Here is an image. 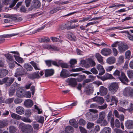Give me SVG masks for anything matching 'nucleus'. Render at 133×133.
Listing matches in <instances>:
<instances>
[{"label":"nucleus","instance_id":"42","mask_svg":"<svg viewBox=\"0 0 133 133\" xmlns=\"http://www.w3.org/2000/svg\"><path fill=\"white\" fill-rule=\"evenodd\" d=\"M128 101L127 100H122L120 102V104L124 106L128 105Z\"/></svg>","mask_w":133,"mask_h":133},{"label":"nucleus","instance_id":"22","mask_svg":"<svg viewBox=\"0 0 133 133\" xmlns=\"http://www.w3.org/2000/svg\"><path fill=\"white\" fill-rule=\"evenodd\" d=\"M93 100L102 104L104 102V100L103 98L101 97H96L93 98Z\"/></svg>","mask_w":133,"mask_h":133},{"label":"nucleus","instance_id":"38","mask_svg":"<svg viewBox=\"0 0 133 133\" xmlns=\"http://www.w3.org/2000/svg\"><path fill=\"white\" fill-rule=\"evenodd\" d=\"M11 116L12 118L17 120H19L21 118V116L14 113L11 114Z\"/></svg>","mask_w":133,"mask_h":133},{"label":"nucleus","instance_id":"13","mask_svg":"<svg viewBox=\"0 0 133 133\" xmlns=\"http://www.w3.org/2000/svg\"><path fill=\"white\" fill-rule=\"evenodd\" d=\"M69 85L72 87H75L77 85V82L75 79L74 78H69L67 79Z\"/></svg>","mask_w":133,"mask_h":133},{"label":"nucleus","instance_id":"23","mask_svg":"<svg viewBox=\"0 0 133 133\" xmlns=\"http://www.w3.org/2000/svg\"><path fill=\"white\" fill-rule=\"evenodd\" d=\"M16 111L18 114L22 115L24 113V109L22 107H18L16 109Z\"/></svg>","mask_w":133,"mask_h":133},{"label":"nucleus","instance_id":"36","mask_svg":"<svg viewBox=\"0 0 133 133\" xmlns=\"http://www.w3.org/2000/svg\"><path fill=\"white\" fill-rule=\"evenodd\" d=\"M111 129L109 127L104 128L100 133H111Z\"/></svg>","mask_w":133,"mask_h":133},{"label":"nucleus","instance_id":"7","mask_svg":"<svg viewBox=\"0 0 133 133\" xmlns=\"http://www.w3.org/2000/svg\"><path fill=\"white\" fill-rule=\"evenodd\" d=\"M111 53V50L109 48H104L102 49L101 51V53L102 54L105 56L110 55Z\"/></svg>","mask_w":133,"mask_h":133},{"label":"nucleus","instance_id":"20","mask_svg":"<svg viewBox=\"0 0 133 133\" xmlns=\"http://www.w3.org/2000/svg\"><path fill=\"white\" fill-rule=\"evenodd\" d=\"M125 125L128 129H133V120H127L125 123Z\"/></svg>","mask_w":133,"mask_h":133},{"label":"nucleus","instance_id":"64","mask_svg":"<svg viewBox=\"0 0 133 133\" xmlns=\"http://www.w3.org/2000/svg\"><path fill=\"white\" fill-rule=\"evenodd\" d=\"M131 52L130 50L127 51L125 53L126 58L127 59L129 58L131 56Z\"/></svg>","mask_w":133,"mask_h":133},{"label":"nucleus","instance_id":"61","mask_svg":"<svg viewBox=\"0 0 133 133\" xmlns=\"http://www.w3.org/2000/svg\"><path fill=\"white\" fill-rule=\"evenodd\" d=\"M21 131L23 133H28L27 129L26 128V126L25 125L23 126L21 129Z\"/></svg>","mask_w":133,"mask_h":133},{"label":"nucleus","instance_id":"27","mask_svg":"<svg viewBox=\"0 0 133 133\" xmlns=\"http://www.w3.org/2000/svg\"><path fill=\"white\" fill-rule=\"evenodd\" d=\"M108 121H110V123L111 125H114V118L112 117V113L111 112H109L108 115Z\"/></svg>","mask_w":133,"mask_h":133},{"label":"nucleus","instance_id":"17","mask_svg":"<svg viewBox=\"0 0 133 133\" xmlns=\"http://www.w3.org/2000/svg\"><path fill=\"white\" fill-rule=\"evenodd\" d=\"M25 106L27 108H30L33 105V102L31 100L28 99L24 102Z\"/></svg>","mask_w":133,"mask_h":133},{"label":"nucleus","instance_id":"24","mask_svg":"<svg viewBox=\"0 0 133 133\" xmlns=\"http://www.w3.org/2000/svg\"><path fill=\"white\" fill-rule=\"evenodd\" d=\"M64 9L63 6H57L56 8H55L54 9L51 10L50 11V13L51 14H53L57 12V11L63 10Z\"/></svg>","mask_w":133,"mask_h":133},{"label":"nucleus","instance_id":"59","mask_svg":"<svg viewBox=\"0 0 133 133\" xmlns=\"http://www.w3.org/2000/svg\"><path fill=\"white\" fill-rule=\"evenodd\" d=\"M121 72L118 70H116L113 73V75L115 76H120V74Z\"/></svg>","mask_w":133,"mask_h":133},{"label":"nucleus","instance_id":"46","mask_svg":"<svg viewBox=\"0 0 133 133\" xmlns=\"http://www.w3.org/2000/svg\"><path fill=\"white\" fill-rule=\"evenodd\" d=\"M9 65V67L10 69L13 68L15 66V63H17V62L15 61L9 62L8 63Z\"/></svg>","mask_w":133,"mask_h":133},{"label":"nucleus","instance_id":"37","mask_svg":"<svg viewBox=\"0 0 133 133\" xmlns=\"http://www.w3.org/2000/svg\"><path fill=\"white\" fill-rule=\"evenodd\" d=\"M26 128L27 129L28 133L32 132L33 131V129L32 126L30 124H27L25 125Z\"/></svg>","mask_w":133,"mask_h":133},{"label":"nucleus","instance_id":"45","mask_svg":"<svg viewBox=\"0 0 133 133\" xmlns=\"http://www.w3.org/2000/svg\"><path fill=\"white\" fill-rule=\"evenodd\" d=\"M127 73L129 78H133V71L131 70H128L127 71Z\"/></svg>","mask_w":133,"mask_h":133},{"label":"nucleus","instance_id":"48","mask_svg":"<svg viewBox=\"0 0 133 133\" xmlns=\"http://www.w3.org/2000/svg\"><path fill=\"white\" fill-rule=\"evenodd\" d=\"M39 41L41 42H49L50 41V39L47 37H44V38H40Z\"/></svg>","mask_w":133,"mask_h":133},{"label":"nucleus","instance_id":"26","mask_svg":"<svg viewBox=\"0 0 133 133\" xmlns=\"http://www.w3.org/2000/svg\"><path fill=\"white\" fill-rule=\"evenodd\" d=\"M30 63L33 66L36 70H40L41 69L38 64L36 63L34 61H31L30 62Z\"/></svg>","mask_w":133,"mask_h":133},{"label":"nucleus","instance_id":"12","mask_svg":"<svg viewBox=\"0 0 133 133\" xmlns=\"http://www.w3.org/2000/svg\"><path fill=\"white\" fill-rule=\"evenodd\" d=\"M8 70L4 69H0V78H2L5 76L8 73Z\"/></svg>","mask_w":133,"mask_h":133},{"label":"nucleus","instance_id":"52","mask_svg":"<svg viewBox=\"0 0 133 133\" xmlns=\"http://www.w3.org/2000/svg\"><path fill=\"white\" fill-rule=\"evenodd\" d=\"M105 75L107 79H115V78L110 74H107Z\"/></svg>","mask_w":133,"mask_h":133},{"label":"nucleus","instance_id":"56","mask_svg":"<svg viewBox=\"0 0 133 133\" xmlns=\"http://www.w3.org/2000/svg\"><path fill=\"white\" fill-rule=\"evenodd\" d=\"M105 116V114L104 112H101L99 113V117L104 119Z\"/></svg>","mask_w":133,"mask_h":133},{"label":"nucleus","instance_id":"62","mask_svg":"<svg viewBox=\"0 0 133 133\" xmlns=\"http://www.w3.org/2000/svg\"><path fill=\"white\" fill-rule=\"evenodd\" d=\"M114 53V56H116L117 55L118 52L116 48H113L112 49Z\"/></svg>","mask_w":133,"mask_h":133},{"label":"nucleus","instance_id":"25","mask_svg":"<svg viewBox=\"0 0 133 133\" xmlns=\"http://www.w3.org/2000/svg\"><path fill=\"white\" fill-rule=\"evenodd\" d=\"M42 47L44 49H47L49 50L52 49L55 50L56 48L54 46H52L49 44H44L42 45Z\"/></svg>","mask_w":133,"mask_h":133},{"label":"nucleus","instance_id":"29","mask_svg":"<svg viewBox=\"0 0 133 133\" xmlns=\"http://www.w3.org/2000/svg\"><path fill=\"white\" fill-rule=\"evenodd\" d=\"M60 76L63 78H66L69 76V74L67 72L66 70L63 69L61 72Z\"/></svg>","mask_w":133,"mask_h":133},{"label":"nucleus","instance_id":"14","mask_svg":"<svg viewBox=\"0 0 133 133\" xmlns=\"http://www.w3.org/2000/svg\"><path fill=\"white\" fill-rule=\"evenodd\" d=\"M99 89L100 95L101 96L105 95L107 93L108 90L107 89L103 86H101Z\"/></svg>","mask_w":133,"mask_h":133},{"label":"nucleus","instance_id":"58","mask_svg":"<svg viewBox=\"0 0 133 133\" xmlns=\"http://www.w3.org/2000/svg\"><path fill=\"white\" fill-rule=\"evenodd\" d=\"M32 126L34 129L38 130L39 129V125L37 123H33L32 124Z\"/></svg>","mask_w":133,"mask_h":133},{"label":"nucleus","instance_id":"63","mask_svg":"<svg viewBox=\"0 0 133 133\" xmlns=\"http://www.w3.org/2000/svg\"><path fill=\"white\" fill-rule=\"evenodd\" d=\"M68 24V23H67V24H65L64 25H63L62 26V28L63 29H70V26Z\"/></svg>","mask_w":133,"mask_h":133},{"label":"nucleus","instance_id":"32","mask_svg":"<svg viewBox=\"0 0 133 133\" xmlns=\"http://www.w3.org/2000/svg\"><path fill=\"white\" fill-rule=\"evenodd\" d=\"M24 67L26 69L27 71H31L33 69L32 66L28 63L24 64Z\"/></svg>","mask_w":133,"mask_h":133},{"label":"nucleus","instance_id":"4","mask_svg":"<svg viewBox=\"0 0 133 133\" xmlns=\"http://www.w3.org/2000/svg\"><path fill=\"white\" fill-rule=\"evenodd\" d=\"M128 45L123 43L119 44L118 46V48L119 52L121 53L124 52L125 50L128 49Z\"/></svg>","mask_w":133,"mask_h":133},{"label":"nucleus","instance_id":"55","mask_svg":"<svg viewBox=\"0 0 133 133\" xmlns=\"http://www.w3.org/2000/svg\"><path fill=\"white\" fill-rule=\"evenodd\" d=\"M78 123L80 125H84L86 123V121L83 119H79Z\"/></svg>","mask_w":133,"mask_h":133},{"label":"nucleus","instance_id":"50","mask_svg":"<svg viewBox=\"0 0 133 133\" xmlns=\"http://www.w3.org/2000/svg\"><path fill=\"white\" fill-rule=\"evenodd\" d=\"M59 64V66H61L62 68H67L69 67V65L65 63H63L60 62Z\"/></svg>","mask_w":133,"mask_h":133},{"label":"nucleus","instance_id":"11","mask_svg":"<svg viewBox=\"0 0 133 133\" xmlns=\"http://www.w3.org/2000/svg\"><path fill=\"white\" fill-rule=\"evenodd\" d=\"M96 68L99 72V75L101 76L105 72V71L102 66L99 64H98L97 65Z\"/></svg>","mask_w":133,"mask_h":133},{"label":"nucleus","instance_id":"6","mask_svg":"<svg viewBox=\"0 0 133 133\" xmlns=\"http://www.w3.org/2000/svg\"><path fill=\"white\" fill-rule=\"evenodd\" d=\"M118 78L123 83H126L128 82V78L125 74L123 72H121V76H118Z\"/></svg>","mask_w":133,"mask_h":133},{"label":"nucleus","instance_id":"33","mask_svg":"<svg viewBox=\"0 0 133 133\" xmlns=\"http://www.w3.org/2000/svg\"><path fill=\"white\" fill-rule=\"evenodd\" d=\"M5 56L7 59V61L8 63L9 62H12L14 61L13 56L9 54H6L5 55Z\"/></svg>","mask_w":133,"mask_h":133},{"label":"nucleus","instance_id":"5","mask_svg":"<svg viewBox=\"0 0 133 133\" xmlns=\"http://www.w3.org/2000/svg\"><path fill=\"white\" fill-rule=\"evenodd\" d=\"M15 80V78L11 77H4L5 84L6 87L10 86L14 82Z\"/></svg>","mask_w":133,"mask_h":133},{"label":"nucleus","instance_id":"21","mask_svg":"<svg viewBox=\"0 0 133 133\" xmlns=\"http://www.w3.org/2000/svg\"><path fill=\"white\" fill-rule=\"evenodd\" d=\"M35 119L39 123L42 124H43L44 123V118L42 116L36 115L35 116Z\"/></svg>","mask_w":133,"mask_h":133},{"label":"nucleus","instance_id":"19","mask_svg":"<svg viewBox=\"0 0 133 133\" xmlns=\"http://www.w3.org/2000/svg\"><path fill=\"white\" fill-rule=\"evenodd\" d=\"M95 56L99 62L101 64L103 63V57L99 53H96Z\"/></svg>","mask_w":133,"mask_h":133},{"label":"nucleus","instance_id":"30","mask_svg":"<svg viewBox=\"0 0 133 133\" xmlns=\"http://www.w3.org/2000/svg\"><path fill=\"white\" fill-rule=\"evenodd\" d=\"M69 123L71 125H72L75 128H76L78 127V123L75 119L70 120Z\"/></svg>","mask_w":133,"mask_h":133},{"label":"nucleus","instance_id":"35","mask_svg":"<svg viewBox=\"0 0 133 133\" xmlns=\"http://www.w3.org/2000/svg\"><path fill=\"white\" fill-rule=\"evenodd\" d=\"M121 33H124L127 34V36L129 39L133 41V36L131 35L128 31H122Z\"/></svg>","mask_w":133,"mask_h":133},{"label":"nucleus","instance_id":"51","mask_svg":"<svg viewBox=\"0 0 133 133\" xmlns=\"http://www.w3.org/2000/svg\"><path fill=\"white\" fill-rule=\"evenodd\" d=\"M14 56L16 60L18 62H22V59L18 55H14Z\"/></svg>","mask_w":133,"mask_h":133},{"label":"nucleus","instance_id":"57","mask_svg":"<svg viewBox=\"0 0 133 133\" xmlns=\"http://www.w3.org/2000/svg\"><path fill=\"white\" fill-rule=\"evenodd\" d=\"M21 119L25 122L30 123L31 122V120L30 118L27 117L22 118H21Z\"/></svg>","mask_w":133,"mask_h":133},{"label":"nucleus","instance_id":"9","mask_svg":"<svg viewBox=\"0 0 133 133\" xmlns=\"http://www.w3.org/2000/svg\"><path fill=\"white\" fill-rule=\"evenodd\" d=\"M17 72L15 74L14 76L18 77L26 74V73L24 70L22 68L17 69Z\"/></svg>","mask_w":133,"mask_h":133},{"label":"nucleus","instance_id":"10","mask_svg":"<svg viewBox=\"0 0 133 133\" xmlns=\"http://www.w3.org/2000/svg\"><path fill=\"white\" fill-rule=\"evenodd\" d=\"M18 34V33H15L9 34L4 35L2 36V37L0 38V43L3 42L5 40L4 38L10 37H11L17 35Z\"/></svg>","mask_w":133,"mask_h":133},{"label":"nucleus","instance_id":"28","mask_svg":"<svg viewBox=\"0 0 133 133\" xmlns=\"http://www.w3.org/2000/svg\"><path fill=\"white\" fill-rule=\"evenodd\" d=\"M24 90L22 88H20L18 90L16 93V95L17 96L19 97H23Z\"/></svg>","mask_w":133,"mask_h":133},{"label":"nucleus","instance_id":"53","mask_svg":"<svg viewBox=\"0 0 133 133\" xmlns=\"http://www.w3.org/2000/svg\"><path fill=\"white\" fill-rule=\"evenodd\" d=\"M115 125L116 127L119 128L120 127V123L118 119H116L115 120Z\"/></svg>","mask_w":133,"mask_h":133},{"label":"nucleus","instance_id":"54","mask_svg":"<svg viewBox=\"0 0 133 133\" xmlns=\"http://www.w3.org/2000/svg\"><path fill=\"white\" fill-rule=\"evenodd\" d=\"M90 71L92 74L95 75L98 74V72L96 69L94 67L93 68L91 69Z\"/></svg>","mask_w":133,"mask_h":133},{"label":"nucleus","instance_id":"43","mask_svg":"<svg viewBox=\"0 0 133 133\" xmlns=\"http://www.w3.org/2000/svg\"><path fill=\"white\" fill-rule=\"evenodd\" d=\"M88 62L92 66H94L96 65V63L91 58H89L88 59Z\"/></svg>","mask_w":133,"mask_h":133},{"label":"nucleus","instance_id":"2","mask_svg":"<svg viewBox=\"0 0 133 133\" xmlns=\"http://www.w3.org/2000/svg\"><path fill=\"white\" fill-rule=\"evenodd\" d=\"M108 88L109 93L111 94H114L117 91L119 88L118 83L117 82H113L110 83L108 86Z\"/></svg>","mask_w":133,"mask_h":133},{"label":"nucleus","instance_id":"31","mask_svg":"<svg viewBox=\"0 0 133 133\" xmlns=\"http://www.w3.org/2000/svg\"><path fill=\"white\" fill-rule=\"evenodd\" d=\"M6 120H0V128H3L8 125Z\"/></svg>","mask_w":133,"mask_h":133},{"label":"nucleus","instance_id":"34","mask_svg":"<svg viewBox=\"0 0 133 133\" xmlns=\"http://www.w3.org/2000/svg\"><path fill=\"white\" fill-rule=\"evenodd\" d=\"M30 77L32 79L39 78L40 77L38 74V72H34L33 74H31L30 75Z\"/></svg>","mask_w":133,"mask_h":133},{"label":"nucleus","instance_id":"15","mask_svg":"<svg viewBox=\"0 0 133 133\" xmlns=\"http://www.w3.org/2000/svg\"><path fill=\"white\" fill-rule=\"evenodd\" d=\"M54 72L53 69H46L45 72V76L46 77L50 76L53 75Z\"/></svg>","mask_w":133,"mask_h":133},{"label":"nucleus","instance_id":"60","mask_svg":"<svg viewBox=\"0 0 133 133\" xmlns=\"http://www.w3.org/2000/svg\"><path fill=\"white\" fill-rule=\"evenodd\" d=\"M94 125V124L92 123L88 122L87 125V127L88 129H90L93 127Z\"/></svg>","mask_w":133,"mask_h":133},{"label":"nucleus","instance_id":"1","mask_svg":"<svg viewBox=\"0 0 133 133\" xmlns=\"http://www.w3.org/2000/svg\"><path fill=\"white\" fill-rule=\"evenodd\" d=\"M90 112L87 113L86 114L87 119L89 121H93L96 120L97 118L98 115L96 114L98 111L96 110L90 109Z\"/></svg>","mask_w":133,"mask_h":133},{"label":"nucleus","instance_id":"47","mask_svg":"<svg viewBox=\"0 0 133 133\" xmlns=\"http://www.w3.org/2000/svg\"><path fill=\"white\" fill-rule=\"evenodd\" d=\"M14 99L13 98H9L6 99L5 101V103L8 104H11L13 102Z\"/></svg>","mask_w":133,"mask_h":133},{"label":"nucleus","instance_id":"16","mask_svg":"<svg viewBox=\"0 0 133 133\" xmlns=\"http://www.w3.org/2000/svg\"><path fill=\"white\" fill-rule=\"evenodd\" d=\"M116 58L114 56H110L108 57L106 60V62L109 64H113L116 62Z\"/></svg>","mask_w":133,"mask_h":133},{"label":"nucleus","instance_id":"49","mask_svg":"<svg viewBox=\"0 0 133 133\" xmlns=\"http://www.w3.org/2000/svg\"><path fill=\"white\" fill-rule=\"evenodd\" d=\"M100 129V127L99 126L97 125L95 126L94 128V131L91 130L90 131V133H96V132L99 131Z\"/></svg>","mask_w":133,"mask_h":133},{"label":"nucleus","instance_id":"44","mask_svg":"<svg viewBox=\"0 0 133 133\" xmlns=\"http://www.w3.org/2000/svg\"><path fill=\"white\" fill-rule=\"evenodd\" d=\"M31 93L29 91L25 92H23V97H25L27 98H29L31 97Z\"/></svg>","mask_w":133,"mask_h":133},{"label":"nucleus","instance_id":"8","mask_svg":"<svg viewBox=\"0 0 133 133\" xmlns=\"http://www.w3.org/2000/svg\"><path fill=\"white\" fill-rule=\"evenodd\" d=\"M94 91V87L92 86V84H90L88 85L86 87L85 93L87 95L91 94Z\"/></svg>","mask_w":133,"mask_h":133},{"label":"nucleus","instance_id":"18","mask_svg":"<svg viewBox=\"0 0 133 133\" xmlns=\"http://www.w3.org/2000/svg\"><path fill=\"white\" fill-rule=\"evenodd\" d=\"M32 6L33 8H37L40 7L41 3L38 0H34L32 2Z\"/></svg>","mask_w":133,"mask_h":133},{"label":"nucleus","instance_id":"3","mask_svg":"<svg viewBox=\"0 0 133 133\" xmlns=\"http://www.w3.org/2000/svg\"><path fill=\"white\" fill-rule=\"evenodd\" d=\"M123 94L124 96L133 97V89L130 87H127L124 89Z\"/></svg>","mask_w":133,"mask_h":133},{"label":"nucleus","instance_id":"40","mask_svg":"<svg viewBox=\"0 0 133 133\" xmlns=\"http://www.w3.org/2000/svg\"><path fill=\"white\" fill-rule=\"evenodd\" d=\"M9 130L10 133H14L17 130L16 128L14 126H11L9 127Z\"/></svg>","mask_w":133,"mask_h":133},{"label":"nucleus","instance_id":"39","mask_svg":"<svg viewBox=\"0 0 133 133\" xmlns=\"http://www.w3.org/2000/svg\"><path fill=\"white\" fill-rule=\"evenodd\" d=\"M111 102L117 105V103L118 102V99L116 96H111Z\"/></svg>","mask_w":133,"mask_h":133},{"label":"nucleus","instance_id":"41","mask_svg":"<svg viewBox=\"0 0 133 133\" xmlns=\"http://www.w3.org/2000/svg\"><path fill=\"white\" fill-rule=\"evenodd\" d=\"M65 131L67 132H72L74 131L73 128L70 126H68L65 128Z\"/></svg>","mask_w":133,"mask_h":133}]
</instances>
